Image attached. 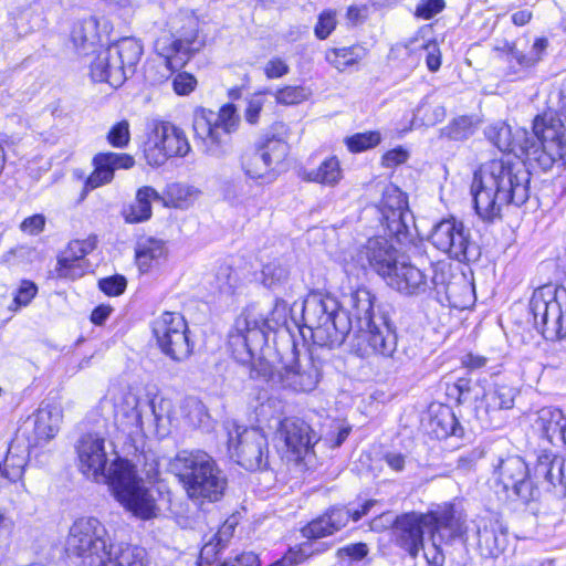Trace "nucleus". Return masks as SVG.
Returning <instances> with one entry per match:
<instances>
[{
    "label": "nucleus",
    "instance_id": "f257e3e1",
    "mask_svg": "<svg viewBox=\"0 0 566 566\" xmlns=\"http://www.w3.org/2000/svg\"><path fill=\"white\" fill-rule=\"evenodd\" d=\"M530 184L531 172L523 160L503 157L482 164L471 182L476 214L492 222L501 217L503 207H521L530 199Z\"/></svg>",
    "mask_w": 566,
    "mask_h": 566
},
{
    "label": "nucleus",
    "instance_id": "f03ea898",
    "mask_svg": "<svg viewBox=\"0 0 566 566\" xmlns=\"http://www.w3.org/2000/svg\"><path fill=\"white\" fill-rule=\"evenodd\" d=\"M80 472L88 480L108 485L115 500L133 515H142V484L137 467L126 459L115 457L106 469L108 454L105 439L85 434L76 444Z\"/></svg>",
    "mask_w": 566,
    "mask_h": 566
},
{
    "label": "nucleus",
    "instance_id": "7ed1b4c3",
    "mask_svg": "<svg viewBox=\"0 0 566 566\" xmlns=\"http://www.w3.org/2000/svg\"><path fill=\"white\" fill-rule=\"evenodd\" d=\"M167 25L168 30H164L154 42L160 63L157 70L154 64L147 69V78L151 84L167 81L205 46V39L199 35V19L192 11L180 10L169 19Z\"/></svg>",
    "mask_w": 566,
    "mask_h": 566
},
{
    "label": "nucleus",
    "instance_id": "20e7f679",
    "mask_svg": "<svg viewBox=\"0 0 566 566\" xmlns=\"http://www.w3.org/2000/svg\"><path fill=\"white\" fill-rule=\"evenodd\" d=\"M169 471L178 479L188 499L196 505L217 503L226 494L228 478L206 451H179L170 460Z\"/></svg>",
    "mask_w": 566,
    "mask_h": 566
},
{
    "label": "nucleus",
    "instance_id": "39448f33",
    "mask_svg": "<svg viewBox=\"0 0 566 566\" xmlns=\"http://www.w3.org/2000/svg\"><path fill=\"white\" fill-rule=\"evenodd\" d=\"M289 311L287 302L282 298L275 300L269 315L255 305L245 307L229 334L228 345L233 359L239 364H248L260 356L268 343L269 333L286 324Z\"/></svg>",
    "mask_w": 566,
    "mask_h": 566
},
{
    "label": "nucleus",
    "instance_id": "423d86ee",
    "mask_svg": "<svg viewBox=\"0 0 566 566\" xmlns=\"http://www.w3.org/2000/svg\"><path fill=\"white\" fill-rule=\"evenodd\" d=\"M302 318L313 343L319 347H339L353 329L347 311L340 308L336 298L321 292H311L305 297Z\"/></svg>",
    "mask_w": 566,
    "mask_h": 566
},
{
    "label": "nucleus",
    "instance_id": "0eeeda50",
    "mask_svg": "<svg viewBox=\"0 0 566 566\" xmlns=\"http://www.w3.org/2000/svg\"><path fill=\"white\" fill-rule=\"evenodd\" d=\"M241 365L248 368L251 379L294 392L313 391L322 377V361L315 359L307 349L301 352L296 347L293 348L292 361L284 366L283 371H275L272 364L262 356Z\"/></svg>",
    "mask_w": 566,
    "mask_h": 566
},
{
    "label": "nucleus",
    "instance_id": "6e6552de",
    "mask_svg": "<svg viewBox=\"0 0 566 566\" xmlns=\"http://www.w3.org/2000/svg\"><path fill=\"white\" fill-rule=\"evenodd\" d=\"M289 128L282 122L274 123L251 150L241 156V168L245 176L259 184L274 182L281 165L289 155Z\"/></svg>",
    "mask_w": 566,
    "mask_h": 566
},
{
    "label": "nucleus",
    "instance_id": "1a4fd4ad",
    "mask_svg": "<svg viewBox=\"0 0 566 566\" xmlns=\"http://www.w3.org/2000/svg\"><path fill=\"white\" fill-rule=\"evenodd\" d=\"M112 539L105 525L93 516L76 518L64 542V553L77 566H105Z\"/></svg>",
    "mask_w": 566,
    "mask_h": 566
},
{
    "label": "nucleus",
    "instance_id": "9d476101",
    "mask_svg": "<svg viewBox=\"0 0 566 566\" xmlns=\"http://www.w3.org/2000/svg\"><path fill=\"white\" fill-rule=\"evenodd\" d=\"M566 129L554 114L544 113L533 120L526 143V160L532 167L548 171L554 166L564 167Z\"/></svg>",
    "mask_w": 566,
    "mask_h": 566
},
{
    "label": "nucleus",
    "instance_id": "9b49d317",
    "mask_svg": "<svg viewBox=\"0 0 566 566\" xmlns=\"http://www.w3.org/2000/svg\"><path fill=\"white\" fill-rule=\"evenodd\" d=\"M240 125V116L233 104L223 105L216 115L200 108L193 115L195 137L203 144V151L216 158H222L231 151L232 134Z\"/></svg>",
    "mask_w": 566,
    "mask_h": 566
},
{
    "label": "nucleus",
    "instance_id": "f8f14e48",
    "mask_svg": "<svg viewBox=\"0 0 566 566\" xmlns=\"http://www.w3.org/2000/svg\"><path fill=\"white\" fill-rule=\"evenodd\" d=\"M535 328L546 340L566 337V287L545 284L536 289L530 301Z\"/></svg>",
    "mask_w": 566,
    "mask_h": 566
},
{
    "label": "nucleus",
    "instance_id": "ddd939ff",
    "mask_svg": "<svg viewBox=\"0 0 566 566\" xmlns=\"http://www.w3.org/2000/svg\"><path fill=\"white\" fill-rule=\"evenodd\" d=\"M146 130L144 158L153 167L163 166L172 157H185L190 151L185 132L170 122L151 119Z\"/></svg>",
    "mask_w": 566,
    "mask_h": 566
},
{
    "label": "nucleus",
    "instance_id": "4468645a",
    "mask_svg": "<svg viewBox=\"0 0 566 566\" xmlns=\"http://www.w3.org/2000/svg\"><path fill=\"white\" fill-rule=\"evenodd\" d=\"M151 334L160 352L171 360L181 363L188 359L195 349L189 337V328L180 313L164 312L151 324Z\"/></svg>",
    "mask_w": 566,
    "mask_h": 566
},
{
    "label": "nucleus",
    "instance_id": "2eb2a0df",
    "mask_svg": "<svg viewBox=\"0 0 566 566\" xmlns=\"http://www.w3.org/2000/svg\"><path fill=\"white\" fill-rule=\"evenodd\" d=\"M429 239L434 248L459 262H475L480 259L481 250L472 239L471 230L455 218L437 223Z\"/></svg>",
    "mask_w": 566,
    "mask_h": 566
},
{
    "label": "nucleus",
    "instance_id": "dca6fc26",
    "mask_svg": "<svg viewBox=\"0 0 566 566\" xmlns=\"http://www.w3.org/2000/svg\"><path fill=\"white\" fill-rule=\"evenodd\" d=\"M426 528L430 532L433 544L446 547H465L468 539L467 516L463 511L450 502L434 505L423 513Z\"/></svg>",
    "mask_w": 566,
    "mask_h": 566
},
{
    "label": "nucleus",
    "instance_id": "f3484780",
    "mask_svg": "<svg viewBox=\"0 0 566 566\" xmlns=\"http://www.w3.org/2000/svg\"><path fill=\"white\" fill-rule=\"evenodd\" d=\"M493 468L497 482L506 492H512L509 496H516L524 503L535 501L541 488L545 490L541 483L543 478L538 480L535 474L532 478L528 465L520 455L500 457Z\"/></svg>",
    "mask_w": 566,
    "mask_h": 566
},
{
    "label": "nucleus",
    "instance_id": "a211bd4d",
    "mask_svg": "<svg viewBox=\"0 0 566 566\" xmlns=\"http://www.w3.org/2000/svg\"><path fill=\"white\" fill-rule=\"evenodd\" d=\"M228 451L231 459L249 471L266 469L269 464L268 438L260 428L234 427L229 431Z\"/></svg>",
    "mask_w": 566,
    "mask_h": 566
},
{
    "label": "nucleus",
    "instance_id": "6ab92c4d",
    "mask_svg": "<svg viewBox=\"0 0 566 566\" xmlns=\"http://www.w3.org/2000/svg\"><path fill=\"white\" fill-rule=\"evenodd\" d=\"M385 234L403 244L411 240L413 216L408 208L407 197L396 187H387L382 192L379 206L376 208Z\"/></svg>",
    "mask_w": 566,
    "mask_h": 566
},
{
    "label": "nucleus",
    "instance_id": "aec40b11",
    "mask_svg": "<svg viewBox=\"0 0 566 566\" xmlns=\"http://www.w3.org/2000/svg\"><path fill=\"white\" fill-rule=\"evenodd\" d=\"M375 504L376 501L369 500L361 504L360 509L332 506L323 515L310 522L302 530L303 536L308 539H318L329 536L345 527L350 520L355 522L359 521L363 516L368 514Z\"/></svg>",
    "mask_w": 566,
    "mask_h": 566
},
{
    "label": "nucleus",
    "instance_id": "412c9836",
    "mask_svg": "<svg viewBox=\"0 0 566 566\" xmlns=\"http://www.w3.org/2000/svg\"><path fill=\"white\" fill-rule=\"evenodd\" d=\"M388 286L405 296H419L438 286V275L432 277L410 262H398L386 277Z\"/></svg>",
    "mask_w": 566,
    "mask_h": 566
},
{
    "label": "nucleus",
    "instance_id": "4be33fe9",
    "mask_svg": "<svg viewBox=\"0 0 566 566\" xmlns=\"http://www.w3.org/2000/svg\"><path fill=\"white\" fill-rule=\"evenodd\" d=\"M277 436L284 441L287 451L292 453L293 460L296 462L310 454L319 441V436L312 427L296 417H286L281 420Z\"/></svg>",
    "mask_w": 566,
    "mask_h": 566
},
{
    "label": "nucleus",
    "instance_id": "5701e85b",
    "mask_svg": "<svg viewBox=\"0 0 566 566\" xmlns=\"http://www.w3.org/2000/svg\"><path fill=\"white\" fill-rule=\"evenodd\" d=\"M517 391L504 382H494L484 391L481 405L476 408L478 417L491 428H500L505 422L503 412L514 406Z\"/></svg>",
    "mask_w": 566,
    "mask_h": 566
},
{
    "label": "nucleus",
    "instance_id": "b1692460",
    "mask_svg": "<svg viewBox=\"0 0 566 566\" xmlns=\"http://www.w3.org/2000/svg\"><path fill=\"white\" fill-rule=\"evenodd\" d=\"M426 521L423 513L409 512L396 517L392 537L396 546L416 558L424 546Z\"/></svg>",
    "mask_w": 566,
    "mask_h": 566
},
{
    "label": "nucleus",
    "instance_id": "393cba45",
    "mask_svg": "<svg viewBox=\"0 0 566 566\" xmlns=\"http://www.w3.org/2000/svg\"><path fill=\"white\" fill-rule=\"evenodd\" d=\"M360 337L367 344L371 354L384 358H392L397 350V333L395 325L390 322L388 315L379 312L377 321L370 325H365L363 329H358Z\"/></svg>",
    "mask_w": 566,
    "mask_h": 566
},
{
    "label": "nucleus",
    "instance_id": "a878e982",
    "mask_svg": "<svg viewBox=\"0 0 566 566\" xmlns=\"http://www.w3.org/2000/svg\"><path fill=\"white\" fill-rule=\"evenodd\" d=\"M476 548L484 558H497L507 546V532L499 518L485 515L474 521Z\"/></svg>",
    "mask_w": 566,
    "mask_h": 566
},
{
    "label": "nucleus",
    "instance_id": "bb28decb",
    "mask_svg": "<svg viewBox=\"0 0 566 566\" xmlns=\"http://www.w3.org/2000/svg\"><path fill=\"white\" fill-rule=\"evenodd\" d=\"M397 253V250L386 238L375 237L368 239L359 252V258L360 260H366L368 265L386 280L390 271L399 262Z\"/></svg>",
    "mask_w": 566,
    "mask_h": 566
},
{
    "label": "nucleus",
    "instance_id": "cd10ccee",
    "mask_svg": "<svg viewBox=\"0 0 566 566\" xmlns=\"http://www.w3.org/2000/svg\"><path fill=\"white\" fill-rule=\"evenodd\" d=\"M134 164V158L127 154L99 153L93 158L94 170L88 176L85 188L92 190L107 185L113 180L115 170L129 169Z\"/></svg>",
    "mask_w": 566,
    "mask_h": 566
},
{
    "label": "nucleus",
    "instance_id": "c85d7f7f",
    "mask_svg": "<svg viewBox=\"0 0 566 566\" xmlns=\"http://www.w3.org/2000/svg\"><path fill=\"white\" fill-rule=\"evenodd\" d=\"M134 164V158L127 154L99 153L93 158L94 170L88 176L85 188L92 190L107 185L113 180L115 170L129 169Z\"/></svg>",
    "mask_w": 566,
    "mask_h": 566
},
{
    "label": "nucleus",
    "instance_id": "c756f323",
    "mask_svg": "<svg viewBox=\"0 0 566 566\" xmlns=\"http://www.w3.org/2000/svg\"><path fill=\"white\" fill-rule=\"evenodd\" d=\"M63 413L60 407L45 405L29 419L32 423V432L29 436V443L32 447H40L52 440L59 432Z\"/></svg>",
    "mask_w": 566,
    "mask_h": 566
},
{
    "label": "nucleus",
    "instance_id": "7c9ffc66",
    "mask_svg": "<svg viewBox=\"0 0 566 566\" xmlns=\"http://www.w3.org/2000/svg\"><path fill=\"white\" fill-rule=\"evenodd\" d=\"M108 32L109 23L105 18L88 15L74 22L71 40L76 49L85 51L99 44Z\"/></svg>",
    "mask_w": 566,
    "mask_h": 566
},
{
    "label": "nucleus",
    "instance_id": "2f4dec72",
    "mask_svg": "<svg viewBox=\"0 0 566 566\" xmlns=\"http://www.w3.org/2000/svg\"><path fill=\"white\" fill-rule=\"evenodd\" d=\"M485 137L499 150L505 153H520L526 157V143L528 140V130L517 127L512 130L511 126L504 122H496L485 128Z\"/></svg>",
    "mask_w": 566,
    "mask_h": 566
},
{
    "label": "nucleus",
    "instance_id": "473e14b6",
    "mask_svg": "<svg viewBox=\"0 0 566 566\" xmlns=\"http://www.w3.org/2000/svg\"><path fill=\"white\" fill-rule=\"evenodd\" d=\"M149 485L144 484V521L161 516L170 507V493L167 486L157 481L158 471H146Z\"/></svg>",
    "mask_w": 566,
    "mask_h": 566
},
{
    "label": "nucleus",
    "instance_id": "72a5a7b5",
    "mask_svg": "<svg viewBox=\"0 0 566 566\" xmlns=\"http://www.w3.org/2000/svg\"><path fill=\"white\" fill-rule=\"evenodd\" d=\"M91 76L94 82L108 83L113 87L125 81V71L112 53L111 48L101 50L91 64Z\"/></svg>",
    "mask_w": 566,
    "mask_h": 566
},
{
    "label": "nucleus",
    "instance_id": "f704fd0d",
    "mask_svg": "<svg viewBox=\"0 0 566 566\" xmlns=\"http://www.w3.org/2000/svg\"><path fill=\"white\" fill-rule=\"evenodd\" d=\"M375 295L367 287H358L348 295V315L350 319L356 321L358 329H363L365 325H370L377 321L379 313H375L374 303Z\"/></svg>",
    "mask_w": 566,
    "mask_h": 566
},
{
    "label": "nucleus",
    "instance_id": "c9c22d12",
    "mask_svg": "<svg viewBox=\"0 0 566 566\" xmlns=\"http://www.w3.org/2000/svg\"><path fill=\"white\" fill-rule=\"evenodd\" d=\"M117 422L133 443L142 436V409L139 398L135 394H127L124 397L117 412Z\"/></svg>",
    "mask_w": 566,
    "mask_h": 566
},
{
    "label": "nucleus",
    "instance_id": "e433bc0d",
    "mask_svg": "<svg viewBox=\"0 0 566 566\" xmlns=\"http://www.w3.org/2000/svg\"><path fill=\"white\" fill-rule=\"evenodd\" d=\"M147 407L150 411L147 428L148 433L157 439L167 437L170 432L171 424V401L156 395L149 399Z\"/></svg>",
    "mask_w": 566,
    "mask_h": 566
},
{
    "label": "nucleus",
    "instance_id": "4c0bfd02",
    "mask_svg": "<svg viewBox=\"0 0 566 566\" xmlns=\"http://www.w3.org/2000/svg\"><path fill=\"white\" fill-rule=\"evenodd\" d=\"M428 426L430 433L439 440L451 436L462 437L464 432L453 410L448 406H440L430 417Z\"/></svg>",
    "mask_w": 566,
    "mask_h": 566
},
{
    "label": "nucleus",
    "instance_id": "58836bf2",
    "mask_svg": "<svg viewBox=\"0 0 566 566\" xmlns=\"http://www.w3.org/2000/svg\"><path fill=\"white\" fill-rule=\"evenodd\" d=\"M109 48L114 60L124 67L126 80L128 75L136 72L142 55V44L138 40L126 38Z\"/></svg>",
    "mask_w": 566,
    "mask_h": 566
},
{
    "label": "nucleus",
    "instance_id": "ea45409f",
    "mask_svg": "<svg viewBox=\"0 0 566 566\" xmlns=\"http://www.w3.org/2000/svg\"><path fill=\"white\" fill-rule=\"evenodd\" d=\"M564 420L565 416L560 409L543 408L538 411L535 429L548 442L554 443L555 440H560Z\"/></svg>",
    "mask_w": 566,
    "mask_h": 566
},
{
    "label": "nucleus",
    "instance_id": "a19ab883",
    "mask_svg": "<svg viewBox=\"0 0 566 566\" xmlns=\"http://www.w3.org/2000/svg\"><path fill=\"white\" fill-rule=\"evenodd\" d=\"M303 179L325 186H335L342 179L339 160L335 156L326 158L316 169L305 170Z\"/></svg>",
    "mask_w": 566,
    "mask_h": 566
},
{
    "label": "nucleus",
    "instance_id": "79ce46f5",
    "mask_svg": "<svg viewBox=\"0 0 566 566\" xmlns=\"http://www.w3.org/2000/svg\"><path fill=\"white\" fill-rule=\"evenodd\" d=\"M446 114L447 112L443 105L431 103L426 96L415 109L411 124L415 128L434 126L444 119Z\"/></svg>",
    "mask_w": 566,
    "mask_h": 566
},
{
    "label": "nucleus",
    "instance_id": "37998d69",
    "mask_svg": "<svg viewBox=\"0 0 566 566\" xmlns=\"http://www.w3.org/2000/svg\"><path fill=\"white\" fill-rule=\"evenodd\" d=\"M168 258V248L166 241L157 238H148L144 242V274L147 272H157Z\"/></svg>",
    "mask_w": 566,
    "mask_h": 566
},
{
    "label": "nucleus",
    "instance_id": "c03bdc74",
    "mask_svg": "<svg viewBox=\"0 0 566 566\" xmlns=\"http://www.w3.org/2000/svg\"><path fill=\"white\" fill-rule=\"evenodd\" d=\"M212 294L221 297L232 296L239 284V276L237 272L228 264H221L218 266L213 281Z\"/></svg>",
    "mask_w": 566,
    "mask_h": 566
},
{
    "label": "nucleus",
    "instance_id": "a18cd8bd",
    "mask_svg": "<svg viewBox=\"0 0 566 566\" xmlns=\"http://www.w3.org/2000/svg\"><path fill=\"white\" fill-rule=\"evenodd\" d=\"M182 419L193 428L205 424L209 419V413L203 402L193 396L186 397L180 405Z\"/></svg>",
    "mask_w": 566,
    "mask_h": 566
},
{
    "label": "nucleus",
    "instance_id": "49530a36",
    "mask_svg": "<svg viewBox=\"0 0 566 566\" xmlns=\"http://www.w3.org/2000/svg\"><path fill=\"white\" fill-rule=\"evenodd\" d=\"M509 74L516 75L517 78L528 76L536 67L535 59L528 57L526 52L518 49L516 44L510 48L507 52Z\"/></svg>",
    "mask_w": 566,
    "mask_h": 566
},
{
    "label": "nucleus",
    "instance_id": "de8ad7c7",
    "mask_svg": "<svg viewBox=\"0 0 566 566\" xmlns=\"http://www.w3.org/2000/svg\"><path fill=\"white\" fill-rule=\"evenodd\" d=\"M475 132L473 118L462 115L453 118L447 126L440 129V136L450 140H464Z\"/></svg>",
    "mask_w": 566,
    "mask_h": 566
},
{
    "label": "nucleus",
    "instance_id": "09e8293b",
    "mask_svg": "<svg viewBox=\"0 0 566 566\" xmlns=\"http://www.w3.org/2000/svg\"><path fill=\"white\" fill-rule=\"evenodd\" d=\"M363 56V49L359 46H344L328 51L326 60L339 71L356 64Z\"/></svg>",
    "mask_w": 566,
    "mask_h": 566
},
{
    "label": "nucleus",
    "instance_id": "8fccbe9b",
    "mask_svg": "<svg viewBox=\"0 0 566 566\" xmlns=\"http://www.w3.org/2000/svg\"><path fill=\"white\" fill-rule=\"evenodd\" d=\"M108 560L105 566H142L140 549L138 546H120L118 552H114V544L108 551Z\"/></svg>",
    "mask_w": 566,
    "mask_h": 566
},
{
    "label": "nucleus",
    "instance_id": "3c124183",
    "mask_svg": "<svg viewBox=\"0 0 566 566\" xmlns=\"http://www.w3.org/2000/svg\"><path fill=\"white\" fill-rule=\"evenodd\" d=\"M86 268L85 261L72 258L63 250L57 256L55 272L59 277L75 280L84 275Z\"/></svg>",
    "mask_w": 566,
    "mask_h": 566
},
{
    "label": "nucleus",
    "instance_id": "603ef678",
    "mask_svg": "<svg viewBox=\"0 0 566 566\" xmlns=\"http://www.w3.org/2000/svg\"><path fill=\"white\" fill-rule=\"evenodd\" d=\"M381 140L378 132L358 133L346 138V145L352 153H360L377 146Z\"/></svg>",
    "mask_w": 566,
    "mask_h": 566
},
{
    "label": "nucleus",
    "instance_id": "864d4df0",
    "mask_svg": "<svg viewBox=\"0 0 566 566\" xmlns=\"http://www.w3.org/2000/svg\"><path fill=\"white\" fill-rule=\"evenodd\" d=\"M287 276V268L279 261L269 262L262 269V282L270 289L283 283Z\"/></svg>",
    "mask_w": 566,
    "mask_h": 566
},
{
    "label": "nucleus",
    "instance_id": "5fc2aeb1",
    "mask_svg": "<svg viewBox=\"0 0 566 566\" xmlns=\"http://www.w3.org/2000/svg\"><path fill=\"white\" fill-rule=\"evenodd\" d=\"M96 247L97 237L95 234H91L83 240L76 239L70 241L64 251L67 252V255L84 261V258L93 252Z\"/></svg>",
    "mask_w": 566,
    "mask_h": 566
},
{
    "label": "nucleus",
    "instance_id": "6e6d98bb",
    "mask_svg": "<svg viewBox=\"0 0 566 566\" xmlns=\"http://www.w3.org/2000/svg\"><path fill=\"white\" fill-rule=\"evenodd\" d=\"M268 98L264 93H256L247 99L244 109V119L250 125H256L260 122L261 113Z\"/></svg>",
    "mask_w": 566,
    "mask_h": 566
},
{
    "label": "nucleus",
    "instance_id": "4d7b16f0",
    "mask_svg": "<svg viewBox=\"0 0 566 566\" xmlns=\"http://www.w3.org/2000/svg\"><path fill=\"white\" fill-rule=\"evenodd\" d=\"M129 138V124L127 120H120L113 125L106 136L108 144L116 148L126 147Z\"/></svg>",
    "mask_w": 566,
    "mask_h": 566
},
{
    "label": "nucleus",
    "instance_id": "13d9d810",
    "mask_svg": "<svg viewBox=\"0 0 566 566\" xmlns=\"http://www.w3.org/2000/svg\"><path fill=\"white\" fill-rule=\"evenodd\" d=\"M36 293L38 286L33 282L22 281L9 308L11 311H18L21 306L29 305Z\"/></svg>",
    "mask_w": 566,
    "mask_h": 566
},
{
    "label": "nucleus",
    "instance_id": "bf43d9fd",
    "mask_svg": "<svg viewBox=\"0 0 566 566\" xmlns=\"http://www.w3.org/2000/svg\"><path fill=\"white\" fill-rule=\"evenodd\" d=\"M444 8V0H419L415 9V17L421 20H430L442 12Z\"/></svg>",
    "mask_w": 566,
    "mask_h": 566
},
{
    "label": "nucleus",
    "instance_id": "052dcab7",
    "mask_svg": "<svg viewBox=\"0 0 566 566\" xmlns=\"http://www.w3.org/2000/svg\"><path fill=\"white\" fill-rule=\"evenodd\" d=\"M308 91L303 86H285L276 92V101L281 104H297L305 101Z\"/></svg>",
    "mask_w": 566,
    "mask_h": 566
},
{
    "label": "nucleus",
    "instance_id": "680f3d73",
    "mask_svg": "<svg viewBox=\"0 0 566 566\" xmlns=\"http://www.w3.org/2000/svg\"><path fill=\"white\" fill-rule=\"evenodd\" d=\"M197 86L196 77L188 72H179L172 80V88L177 95H188Z\"/></svg>",
    "mask_w": 566,
    "mask_h": 566
},
{
    "label": "nucleus",
    "instance_id": "e2e57ef3",
    "mask_svg": "<svg viewBox=\"0 0 566 566\" xmlns=\"http://www.w3.org/2000/svg\"><path fill=\"white\" fill-rule=\"evenodd\" d=\"M98 287L108 296L120 295L126 289L124 276L115 275L98 281Z\"/></svg>",
    "mask_w": 566,
    "mask_h": 566
},
{
    "label": "nucleus",
    "instance_id": "0e129e2a",
    "mask_svg": "<svg viewBox=\"0 0 566 566\" xmlns=\"http://www.w3.org/2000/svg\"><path fill=\"white\" fill-rule=\"evenodd\" d=\"M224 549L221 548L220 543H216L212 538L205 543L199 554V566H211L217 559L219 554Z\"/></svg>",
    "mask_w": 566,
    "mask_h": 566
},
{
    "label": "nucleus",
    "instance_id": "69168bd1",
    "mask_svg": "<svg viewBox=\"0 0 566 566\" xmlns=\"http://www.w3.org/2000/svg\"><path fill=\"white\" fill-rule=\"evenodd\" d=\"M46 218L42 213H36L25 218L19 226V229L28 235L40 234L45 227Z\"/></svg>",
    "mask_w": 566,
    "mask_h": 566
},
{
    "label": "nucleus",
    "instance_id": "338daca9",
    "mask_svg": "<svg viewBox=\"0 0 566 566\" xmlns=\"http://www.w3.org/2000/svg\"><path fill=\"white\" fill-rule=\"evenodd\" d=\"M336 27L335 15L332 12H323L318 17L314 32L319 40H325L329 36Z\"/></svg>",
    "mask_w": 566,
    "mask_h": 566
},
{
    "label": "nucleus",
    "instance_id": "774afa93",
    "mask_svg": "<svg viewBox=\"0 0 566 566\" xmlns=\"http://www.w3.org/2000/svg\"><path fill=\"white\" fill-rule=\"evenodd\" d=\"M220 566H261L260 558L253 552H244L233 559L223 562Z\"/></svg>",
    "mask_w": 566,
    "mask_h": 566
}]
</instances>
